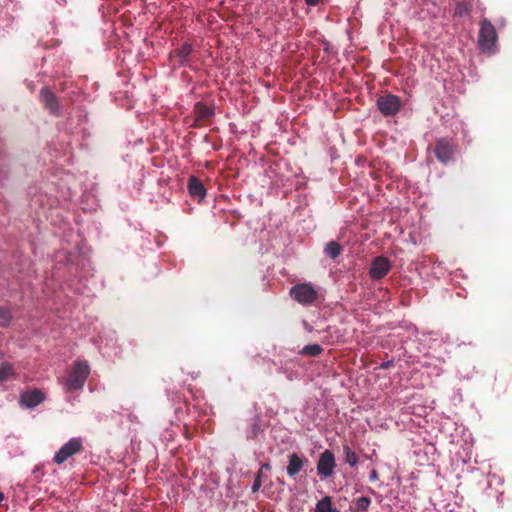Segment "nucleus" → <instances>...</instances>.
<instances>
[{
	"label": "nucleus",
	"mask_w": 512,
	"mask_h": 512,
	"mask_svg": "<svg viewBox=\"0 0 512 512\" xmlns=\"http://www.w3.org/2000/svg\"><path fill=\"white\" fill-rule=\"evenodd\" d=\"M90 367L87 361H76L70 373L65 379V387L68 392L80 390L84 387L89 376Z\"/></svg>",
	"instance_id": "nucleus-1"
},
{
	"label": "nucleus",
	"mask_w": 512,
	"mask_h": 512,
	"mask_svg": "<svg viewBox=\"0 0 512 512\" xmlns=\"http://www.w3.org/2000/svg\"><path fill=\"white\" fill-rule=\"evenodd\" d=\"M289 294L293 300L303 306L314 304L319 297L318 290L311 283H299L291 287Z\"/></svg>",
	"instance_id": "nucleus-2"
},
{
	"label": "nucleus",
	"mask_w": 512,
	"mask_h": 512,
	"mask_svg": "<svg viewBox=\"0 0 512 512\" xmlns=\"http://www.w3.org/2000/svg\"><path fill=\"white\" fill-rule=\"evenodd\" d=\"M497 41L494 25L486 18L481 21L478 43L482 51H490Z\"/></svg>",
	"instance_id": "nucleus-3"
},
{
	"label": "nucleus",
	"mask_w": 512,
	"mask_h": 512,
	"mask_svg": "<svg viewBox=\"0 0 512 512\" xmlns=\"http://www.w3.org/2000/svg\"><path fill=\"white\" fill-rule=\"evenodd\" d=\"M456 146L452 139L443 137L435 142L434 154L439 162L447 164L453 159Z\"/></svg>",
	"instance_id": "nucleus-4"
},
{
	"label": "nucleus",
	"mask_w": 512,
	"mask_h": 512,
	"mask_svg": "<svg viewBox=\"0 0 512 512\" xmlns=\"http://www.w3.org/2000/svg\"><path fill=\"white\" fill-rule=\"evenodd\" d=\"M377 107L383 116H394L401 108V100L393 94H384L377 99Z\"/></svg>",
	"instance_id": "nucleus-5"
},
{
	"label": "nucleus",
	"mask_w": 512,
	"mask_h": 512,
	"mask_svg": "<svg viewBox=\"0 0 512 512\" xmlns=\"http://www.w3.org/2000/svg\"><path fill=\"white\" fill-rule=\"evenodd\" d=\"M83 449V442L81 438H71L65 443L55 454L54 462L63 464L68 458L79 453Z\"/></svg>",
	"instance_id": "nucleus-6"
},
{
	"label": "nucleus",
	"mask_w": 512,
	"mask_h": 512,
	"mask_svg": "<svg viewBox=\"0 0 512 512\" xmlns=\"http://www.w3.org/2000/svg\"><path fill=\"white\" fill-rule=\"evenodd\" d=\"M391 268V262L387 257L377 256L371 262L369 276L374 281L381 280L390 272Z\"/></svg>",
	"instance_id": "nucleus-7"
},
{
	"label": "nucleus",
	"mask_w": 512,
	"mask_h": 512,
	"mask_svg": "<svg viewBox=\"0 0 512 512\" xmlns=\"http://www.w3.org/2000/svg\"><path fill=\"white\" fill-rule=\"evenodd\" d=\"M336 467L335 456L331 450H325L319 456L317 462V473L322 478H329L332 476Z\"/></svg>",
	"instance_id": "nucleus-8"
},
{
	"label": "nucleus",
	"mask_w": 512,
	"mask_h": 512,
	"mask_svg": "<svg viewBox=\"0 0 512 512\" xmlns=\"http://www.w3.org/2000/svg\"><path fill=\"white\" fill-rule=\"evenodd\" d=\"M39 95L46 110H48L52 115H61V105L55 94L48 87H43L40 90Z\"/></svg>",
	"instance_id": "nucleus-9"
},
{
	"label": "nucleus",
	"mask_w": 512,
	"mask_h": 512,
	"mask_svg": "<svg viewBox=\"0 0 512 512\" xmlns=\"http://www.w3.org/2000/svg\"><path fill=\"white\" fill-rule=\"evenodd\" d=\"M194 127L203 126L214 115V109L202 102H197L194 105Z\"/></svg>",
	"instance_id": "nucleus-10"
},
{
	"label": "nucleus",
	"mask_w": 512,
	"mask_h": 512,
	"mask_svg": "<svg viewBox=\"0 0 512 512\" xmlns=\"http://www.w3.org/2000/svg\"><path fill=\"white\" fill-rule=\"evenodd\" d=\"M45 400L44 393L39 389L25 391L20 396V404L27 408H34Z\"/></svg>",
	"instance_id": "nucleus-11"
},
{
	"label": "nucleus",
	"mask_w": 512,
	"mask_h": 512,
	"mask_svg": "<svg viewBox=\"0 0 512 512\" xmlns=\"http://www.w3.org/2000/svg\"><path fill=\"white\" fill-rule=\"evenodd\" d=\"M188 192L192 198L197 199L199 202L206 196V188L203 183L194 175L188 179Z\"/></svg>",
	"instance_id": "nucleus-12"
},
{
	"label": "nucleus",
	"mask_w": 512,
	"mask_h": 512,
	"mask_svg": "<svg viewBox=\"0 0 512 512\" xmlns=\"http://www.w3.org/2000/svg\"><path fill=\"white\" fill-rule=\"evenodd\" d=\"M307 459L303 456H299L297 453L289 455V463L287 466V474L290 477H295L304 467Z\"/></svg>",
	"instance_id": "nucleus-13"
},
{
	"label": "nucleus",
	"mask_w": 512,
	"mask_h": 512,
	"mask_svg": "<svg viewBox=\"0 0 512 512\" xmlns=\"http://www.w3.org/2000/svg\"><path fill=\"white\" fill-rule=\"evenodd\" d=\"M192 51V45L184 43L179 49L174 51V58L179 65L184 66L190 61Z\"/></svg>",
	"instance_id": "nucleus-14"
},
{
	"label": "nucleus",
	"mask_w": 512,
	"mask_h": 512,
	"mask_svg": "<svg viewBox=\"0 0 512 512\" xmlns=\"http://www.w3.org/2000/svg\"><path fill=\"white\" fill-rule=\"evenodd\" d=\"M315 512H338L332 506V499L330 496H325L317 502Z\"/></svg>",
	"instance_id": "nucleus-15"
},
{
	"label": "nucleus",
	"mask_w": 512,
	"mask_h": 512,
	"mask_svg": "<svg viewBox=\"0 0 512 512\" xmlns=\"http://www.w3.org/2000/svg\"><path fill=\"white\" fill-rule=\"evenodd\" d=\"M324 251H325V254H326L327 256H329V257H330V258H332V259H335V258H337V257L341 254V252H342V247H341V245H340L338 242H336V241H330V242L326 245V247H325V250H324Z\"/></svg>",
	"instance_id": "nucleus-16"
},
{
	"label": "nucleus",
	"mask_w": 512,
	"mask_h": 512,
	"mask_svg": "<svg viewBox=\"0 0 512 512\" xmlns=\"http://www.w3.org/2000/svg\"><path fill=\"white\" fill-rule=\"evenodd\" d=\"M370 504L371 499L369 497H359L354 501V506L352 507V510L356 512H365L368 510Z\"/></svg>",
	"instance_id": "nucleus-17"
},
{
	"label": "nucleus",
	"mask_w": 512,
	"mask_h": 512,
	"mask_svg": "<svg viewBox=\"0 0 512 512\" xmlns=\"http://www.w3.org/2000/svg\"><path fill=\"white\" fill-rule=\"evenodd\" d=\"M473 8V4L470 1H461L456 4L455 15L462 17L468 15Z\"/></svg>",
	"instance_id": "nucleus-18"
},
{
	"label": "nucleus",
	"mask_w": 512,
	"mask_h": 512,
	"mask_svg": "<svg viewBox=\"0 0 512 512\" xmlns=\"http://www.w3.org/2000/svg\"><path fill=\"white\" fill-rule=\"evenodd\" d=\"M322 352H323V348L319 344H309L302 348V350L300 351V354L306 355V356H311V357H316V356L320 355Z\"/></svg>",
	"instance_id": "nucleus-19"
},
{
	"label": "nucleus",
	"mask_w": 512,
	"mask_h": 512,
	"mask_svg": "<svg viewBox=\"0 0 512 512\" xmlns=\"http://www.w3.org/2000/svg\"><path fill=\"white\" fill-rule=\"evenodd\" d=\"M343 452L345 456V462L349 464L351 467L356 466L358 463V456L357 454L348 446H343Z\"/></svg>",
	"instance_id": "nucleus-20"
},
{
	"label": "nucleus",
	"mask_w": 512,
	"mask_h": 512,
	"mask_svg": "<svg viewBox=\"0 0 512 512\" xmlns=\"http://www.w3.org/2000/svg\"><path fill=\"white\" fill-rule=\"evenodd\" d=\"M14 375L13 366L10 363L0 364V382L6 381L9 377Z\"/></svg>",
	"instance_id": "nucleus-21"
},
{
	"label": "nucleus",
	"mask_w": 512,
	"mask_h": 512,
	"mask_svg": "<svg viewBox=\"0 0 512 512\" xmlns=\"http://www.w3.org/2000/svg\"><path fill=\"white\" fill-rule=\"evenodd\" d=\"M12 320V313L7 307H0V326L6 327Z\"/></svg>",
	"instance_id": "nucleus-22"
},
{
	"label": "nucleus",
	"mask_w": 512,
	"mask_h": 512,
	"mask_svg": "<svg viewBox=\"0 0 512 512\" xmlns=\"http://www.w3.org/2000/svg\"><path fill=\"white\" fill-rule=\"evenodd\" d=\"M262 485V479H259V477H255L254 482L252 484V492H257Z\"/></svg>",
	"instance_id": "nucleus-23"
},
{
	"label": "nucleus",
	"mask_w": 512,
	"mask_h": 512,
	"mask_svg": "<svg viewBox=\"0 0 512 512\" xmlns=\"http://www.w3.org/2000/svg\"><path fill=\"white\" fill-rule=\"evenodd\" d=\"M369 480H370V481H376V480H378V472H377V470L373 469V470L370 472Z\"/></svg>",
	"instance_id": "nucleus-24"
},
{
	"label": "nucleus",
	"mask_w": 512,
	"mask_h": 512,
	"mask_svg": "<svg viewBox=\"0 0 512 512\" xmlns=\"http://www.w3.org/2000/svg\"><path fill=\"white\" fill-rule=\"evenodd\" d=\"M320 2V0H305V3L308 5V6H316L318 5Z\"/></svg>",
	"instance_id": "nucleus-25"
},
{
	"label": "nucleus",
	"mask_w": 512,
	"mask_h": 512,
	"mask_svg": "<svg viewBox=\"0 0 512 512\" xmlns=\"http://www.w3.org/2000/svg\"><path fill=\"white\" fill-rule=\"evenodd\" d=\"M271 469V466L269 463H264L261 465L260 467V470L263 471V470H270Z\"/></svg>",
	"instance_id": "nucleus-26"
},
{
	"label": "nucleus",
	"mask_w": 512,
	"mask_h": 512,
	"mask_svg": "<svg viewBox=\"0 0 512 512\" xmlns=\"http://www.w3.org/2000/svg\"><path fill=\"white\" fill-rule=\"evenodd\" d=\"M262 473H263V471H261V470L259 469V471H258V473H257L256 477H259V479H261V478H262Z\"/></svg>",
	"instance_id": "nucleus-27"
},
{
	"label": "nucleus",
	"mask_w": 512,
	"mask_h": 512,
	"mask_svg": "<svg viewBox=\"0 0 512 512\" xmlns=\"http://www.w3.org/2000/svg\"><path fill=\"white\" fill-rule=\"evenodd\" d=\"M4 499V494L0 492V502Z\"/></svg>",
	"instance_id": "nucleus-28"
}]
</instances>
